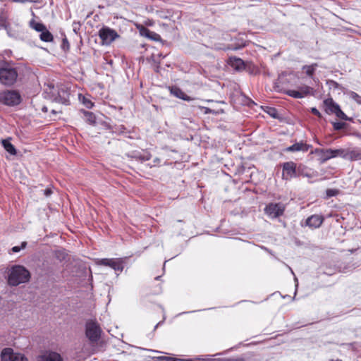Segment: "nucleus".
Segmentation results:
<instances>
[{"label":"nucleus","mask_w":361,"mask_h":361,"mask_svg":"<svg viewBox=\"0 0 361 361\" xmlns=\"http://www.w3.org/2000/svg\"><path fill=\"white\" fill-rule=\"evenodd\" d=\"M18 71L13 64L4 62L0 64V82L5 85H12L16 81Z\"/></svg>","instance_id":"obj_1"},{"label":"nucleus","mask_w":361,"mask_h":361,"mask_svg":"<svg viewBox=\"0 0 361 361\" xmlns=\"http://www.w3.org/2000/svg\"><path fill=\"white\" fill-rule=\"evenodd\" d=\"M30 274L28 270L20 265L13 266L8 275V283L11 286H18L20 283L29 281Z\"/></svg>","instance_id":"obj_2"},{"label":"nucleus","mask_w":361,"mask_h":361,"mask_svg":"<svg viewBox=\"0 0 361 361\" xmlns=\"http://www.w3.org/2000/svg\"><path fill=\"white\" fill-rule=\"evenodd\" d=\"M0 102L7 106H16L21 102V96L16 90L3 91L0 92Z\"/></svg>","instance_id":"obj_3"},{"label":"nucleus","mask_w":361,"mask_h":361,"mask_svg":"<svg viewBox=\"0 0 361 361\" xmlns=\"http://www.w3.org/2000/svg\"><path fill=\"white\" fill-rule=\"evenodd\" d=\"M98 35L104 45H109L119 37L116 30L106 26H104L99 30Z\"/></svg>","instance_id":"obj_4"},{"label":"nucleus","mask_w":361,"mask_h":361,"mask_svg":"<svg viewBox=\"0 0 361 361\" xmlns=\"http://www.w3.org/2000/svg\"><path fill=\"white\" fill-rule=\"evenodd\" d=\"M85 333L90 341L95 342L100 338L101 329L97 322L94 321H89L86 324Z\"/></svg>","instance_id":"obj_5"},{"label":"nucleus","mask_w":361,"mask_h":361,"mask_svg":"<svg viewBox=\"0 0 361 361\" xmlns=\"http://www.w3.org/2000/svg\"><path fill=\"white\" fill-rule=\"evenodd\" d=\"M315 152L320 156L321 163H324L327 160L338 157L343 156L344 150L342 149H317Z\"/></svg>","instance_id":"obj_6"},{"label":"nucleus","mask_w":361,"mask_h":361,"mask_svg":"<svg viewBox=\"0 0 361 361\" xmlns=\"http://www.w3.org/2000/svg\"><path fill=\"white\" fill-rule=\"evenodd\" d=\"M285 206L282 203H270L264 208V212L271 219H276L283 214Z\"/></svg>","instance_id":"obj_7"},{"label":"nucleus","mask_w":361,"mask_h":361,"mask_svg":"<svg viewBox=\"0 0 361 361\" xmlns=\"http://www.w3.org/2000/svg\"><path fill=\"white\" fill-rule=\"evenodd\" d=\"M2 361H28L27 358L23 354L14 353L13 349L4 348L1 354Z\"/></svg>","instance_id":"obj_8"},{"label":"nucleus","mask_w":361,"mask_h":361,"mask_svg":"<svg viewBox=\"0 0 361 361\" xmlns=\"http://www.w3.org/2000/svg\"><path fill=\"white\" fill-rule=\"evenodd\" d=\"M99 264L103 266L110 267L116 271H118L119 273L122 272L124 268L123 266V259L121 258L118 259H102L99 260Z\"/></svg>","instance_id":"obj_9"},{"label":"nucleus","mask_w":361,"mask_h":361,"mask_svg":"<svg viewBox=\"0 0 361 361\" xmlns=\"http://www.w3.org/2000/svg\"><path fill=\"white\" fill-rule=\"evenodd\" d=\"M296 176V164L293 161H288L283 164V177L284 179H290Z\"/></svg>","instance_id":"obj_10"},{"label":"nucleus","mask_w":361,"mask_h":361,"mask_svg":"<svg viewBox=\"0 0 361 361\" xmlns=\"http://www.w3.org/2000/svg\"><path fill=\"white\" fill-rule=\"evenodd\" d=\"M324 218L322 216L314 214L306 219L305 224L310 228H317L322 224Z\"/></svg>","instance_id":"obj_11"},{"label":"nucleus","mask_w":361,"mask_h":361,"mask_svg":"<svg viewBox=\"0 0 361 361\" xmlns=\"http://www.w3.org/2000/svg\"><path fill=\"white\" fill-rule=\"evenodd\" d=\"M312 146L310 145H307V143L304 142L303 141H300L299 142H295L291 146L288 147L286 149V152H306L309 150V149Z\"/></svg>","instance_id":"obj_12"},{"label":"nucleus","mask_w":361,"mask_h":361,"mask_svg":"<svg viewBox=\"0 0 361 361\" xmlns=\"http://www.w3.org/2000/svg\"><path fill=\"white\" fill-rule=\"evenodd\" d=\"M37 361H62V358L57 353L46 352L37 357Z\"/></svg>","instance_id":"obj_13"},{"label":"nucleus","mask_w":361,"mask_h":361,"mask_svg":"<svg viewBox=\"0 0 361 361\" xmlns=\"http://www.w3.org/2000/svg\"><path fill=\"white\" fill-rule=\"evenodd\" d=\"M324 104L326 107L327 114H336L337 109L340 108L339 105L336 104L331 98L326 99L324 101Z\"/></svg>","instance_id":"obj_14"},{"label":"nucleus","mask_w":361,"mask_h":361,"mask_svg":"<svg viewBox=\"0 0 361 361\" xmlns=\"http://www.w3.org/2000/svg\"><path fill=\"white\" fill-rule=\"evenodd\" d=\"M171 92L173 95L178 98L182 99L185 101L191 100L190 97L186 95L180 88L174 87L171 90Z\"/></svg>","instance_id":"obj_15"},{"label":"nucleus","mask_w":361,"mask_h":361,"mask_svg":"<svg viewBox=\"0 0 361 361\" xmlns=\"http://www.w3.org/2000/svg\"><path fill=\"white\" fill-rule=\"evenodd\" d=\"M2 145L4 148L11 155L16 154V149L13 144L10 142L9 140H1Z\"/></svg>","instance_id":"obj_16"},{"label":"nucleus","mask_w":361,"mask_h":361,"mask_svg":"<svg viewBox=\"0 0 361 361\" xmlns=\"http://www.w3.org/2000/svg\"><path fill=\"white\" fill-rule=\"evenodd\" d=\"M230 63L232 67L238 71L242 70L245 66L244 61L242 59L235 57L230 59Z\"/></svg>","instance_id":"obj_17"},{"label":"nucleus","mask_w":361,"mask_h":361,"mask_svg":"<svg viewBox=\"0 0 361 361\" xmlns=\"http://www.w3.org/2000/svg\"><path fill=\"white\" fill-rule=\"evenodd\" d=\"M39 38L42 41L46 42H52L54 39L53 35L49 31L47 30V28L41 32Z\"/></svg>","instance_id":"obj_18"},{"label":"nucleus","mask_w":361,"mask_h":361,"mask_svg":"<svg viewBox=\"0 0 361 361\" xmlns=\"http://www.w3.org/2000/svg\"><path fill=\"white\" fill-rule=\"evenodd\" d=\"M298 90L301 95H302V98L313 92V89L307 85L300 87Z\"/></svg>","instance_id":"obj_19"},{"label":"nucleus","mask_w":361,"mask_h":361,"mask_svg":"<svg viewBox=\"0 0 361 361\" xmlns=\"http://www.w3.org/2000/svg\"><path fill=\"white\" fill-rule=\"evenodd\" d=\"M85 119L90 124H94L96 121V117L94 114L92 112L84 111H83Z\"/></svg>","instance_id":"obj_20"},{"label":"nucleus","mask_w":361,"mask_h":361,"mask_svg":"<svg viewBox=\"0 0 361 361\" xmlns=\"http://www.w3.org/2000/svg\"><path fill=\"white\" fill-rule=\"evenodd\" d=\"M317 67V64L313 63L310 66H307V65L304 66L302 67V69L305 71V73L307 75L312 76L314 74Z\"/></svg>","instance_id":"obj_21"},{"label":"nucleus","mask_w":361,"mask_h":361,"mask_svg":"<svg viewBox=\"0 0 361 361\" xmlns=\"http://www.w3.org/2000/svg\"><path fill=\"white\" fill-rule=\"evenodd\" d=\"M30 26L37 32H42L46 29L44 25L40 23H37L33 20L30 21Z\"/></svg>","instance_id":"obj_22"},{"label":"nucleus","mask_w":361,"mask_h":361,"mask_svg":"<svg viewBox=\"0 0 361 361\" xmlns=\"http://www.w3.org/2000/svg\"><path fill=\"white\" fill-rule=\"evenodd\" d=\"M286 94L293 98L300 99L302 98V95L299 92V90H289L286 92Z\"/></svg>","instance_id":"obj_23"},{"label":"nucleus","mask_w":361,"mask_h":361,"mask_svg":"<svg viewBox=\"0 0 361 361\" xmlns=\"http://www.w3.org/2000/svg\"><path fill=\"white\" fill-rule=\"evenodd\" d=\"M332 125L335 130H340L345 128L348 126L347 123L344 122H332Z\"/></svg>","instance_id":"obj_24"},{"label":"nucleus","mask_w":361,"mask_h":361,"mask_svg":"<svg viewBox=\"0 0 361 361\" xmlns=\"http://www.w3.org/2000/svg\"><path fill=\"white\" fill-rule=\"evenodd\" d=\"M335 115L339 118L340 119H342V120H344V121H350L351 119L348 117L345 113L341 109V108H339L338 109H337Z\"/></svg>","instance_id":"obj_25"},{"label":"nucleus","mask_w":361,"mask_h":361,"mask_svg":"<svg viewBox=\"0 0 361 361\" xmlns=\"http://www.w3.org/2000/svg\"><path fill=\"white\" fill-rule=\"evenodd\" d=\"M135 158L137 159V160H139V161H147V160H149L150 158H151V155L148 153H145V154L143 155H137V156H135Z\"/></svg>","instance_id":"obj_26"},{"label":"nucleus","mask_w":361,"mask_h":361,"mask_svg":"<svg viewBox=\"0 0 361 361\" xmlns=\"http://www.w3.org/2000/svg\"><path fill=\"white\" fill-rule=\"evenodd\" d=\"M193 361H212V355L197 356L193 358Z\"/></svg>","instance_id":"obj_27"},{"label":"nucleus","mask_w":361,"mask_h":361,"mask_svg":"<svg viewBox=\"0 0 361 361\" xmlns=\"http://www.w3.org/2000/svg\"><path fill=\"white\" fill-rule=\"evenodd\" d=\"M350 97L353 99L355 100L358 104H361V96L358 95L356 92H350Z\"/></svg>","instance_id":"obj_28"},{"label":"nucleus","mask_w":361,"mask_h":361,"mask_svg":"<svg viewBox=\"0 0 361 361\" xmlns=\"http://www.w3.org/2000/svg\"><path fill=\"white\" fill-rule=\"evenodd\" d=\"M82 102L87 109H91L93 106V103L85 97H82Z\"/></svg>","instance_id":"obj_29"},{"label":"nucleus","mask_w":361,"mask_h":361,"mask_svg":"<svg viewBox=\"0 0 361 361\" xmlns=\"http://www.w3.org/2000/svg\"><path fill=\"white\" fill-rule=\"evenodd\" d=\"M241 359H233V358H214L212 357V361H242Z\"/></svg>","instance_id":"obj_30"},{"label":"nucleus","mask_w":361,"mask_h":361,"mask_svg":"<svg viewBox=\"0 0 361 361\" xmlns=\"http://www.w3.org/2000/svg\"><path fill=\"white\" fill-rule=\"evenodd\" d=\"M349 156L351 159H359L361 158L360 154L355 150L351 151L349 153Z\"/></svg>","instance_id":"obj_31"},{"label":"nucleus","mask_w":361,"mask_h":361,"mask_svg":"<svg viewBox=\"0 0 361 361\" xmlns=\"http://www.w3.org/2000/svg\"><path fill=\"white\" fill-rule=\"evenodd\" d=\"M27 245V243L26 242H23L22 244H21V247H19V246H14L13 248H12V251L13 252H19L22 248H25V246Z\"/></svg>","instance_id":"obj_32"},{"label":"nucleus","mask_w":361,"mask_h":361,"mask_svg":"<svg viewBox=\"0 0 361 361\" xmlns=\"http://www.w3.org/2000/svg\"><path fill=\"white\" fill-rule=\"evenodd\" d=\"M338 193V191L336 190H334V189H328L326 190V195L328 197H333V196H335Z\"/></svg>","instance_id":"obj_33"},{"label":"nucleus","mask_w":361,"mask_h":361,"mask_svg":"<svg viewBox=\"0 0 361 361\" xmlns=\"http://www.w3.org/2000/svg\"><path fill=\"white\" fill-rule=\"evenodd\" d=\"M328 83L329 84L330 87L331 88H340L341 87V85L336 81H334V80H329L328 82Z\"/></svg>","instance_id":"obj_34"},{"label":"nucleus","mask_w":361,"mask_h":361,"mask_svg":"<svg viewBox=\"0 0 361 361\" xmlns=\"http://www.w3.org/2000/svg\"><path fill=\"white\" fill-rule=\"evenodd\" d=\"M202 109H204V114H210V113L215 114H218V112H216L214 110H212L211 109L207 108V107H203Z\"/></svg>","instance_id":"obj_35"},{"label":"nucleus","mask_w":361,"mask_h":361,"mask_svg":"<svg viewBox=\"0 0 361 361\" xmlns=\"http://www.w3.org/2000/svg\"><path fill=\"white\" fill-rule=\"evenodd\" d=\"M161 361H173V357L167 356H161L159 357Z\"/></svg>","instance_id":"obj_36"},{"label":"nucleus","mask_w":361,"mask_h":361,"mask_svg":"<svg viewBox=\"0 0 361 361\" xmlns=\"http://www.w3.org/2000/svg\"><path fill=\"white\" fill-rule=\"evenodd\" d=\"M311 112L319 117L321 116L320 112L315 107L311 109Z\"/></svg>","instance_id":"obj_37"},{"label":"nucleus","mask_w":361,"mask_h":361,"mask_svg":"<svg viewBox=\"0 0 361 361\" xmlns=\"http://www.w3.org/2000/svg\"><path fill=\"white\" fill-rule=\"evenodd\" d=\"M272 117L276 118V110L275 109H271L268 112Z\"/></svg>","instance_id":"obj_38"},{"label":"nucleus","mask_w":361,"mask_h":361,"mask_svg":"<svg viewBox=\"0 0 361 361\" xmlns=\"http://www.w3.org/2000/svg\"><path fill=\"white\" fill-rule=\"evenodd\" d=\"M0 27H4L5 29L6 30V31H7L8 35L9 36H11V37L13 36V35L11 34V31H9V30H8V28L6 24V20H4V25H0Z\"/></svg>","instance_id":"obj_39"},{"label":"nucleus","mask_w":361,"mask_h":361,"mask_svg":"<svg viewBox=\"0 0 361 361\" xmlns=\"http://www.w3.org/2000/svg\"><path fill=\"white\" fill-rule=\"evenodd\" d=\"M51 193H52L51 190V189H49V188H47V189L44 190V194L47 197L49 196Z\"/></svg>","instance_id":"obj_40"},{"label":"nucleus","mask_w":361,"mask_h":361,"mask_svg":"<svg viewBox=\"0 0 361 361\" xmlns=\"http://www.w3.org/2000/svg\"><path fill=\"white\" fill-rule=\"evenodd\" d=\"M56 257L58 258H62L63 259L64 258V256H63V253L61 251H58L56 252Z\"/></svg>","instance_id":"obj_41"},{"label":"nucleus","mask_w":361,"mask_h":361,"mask_svg":"<svg viewBox=\"0 0 361 361\" xmlns=\"http://www.w3.org/2000/svg\"><path fill=\"white\" fill-rule=\"evenodd\" d=\"M5 18L3 16H0V25H4Z\"/></svg>","instance_id":"obj_42"},{"label":"nucleus","mask_w":361,"mask_h":361,"mask_svg":"<svg viewBox=\"0 0 361 361\" xmlns=\"http://www.w3.org/2000/svg\"><path fill=\"white\" fill-rule=\"evenodd\" d=\"M42 111H44V112H47L48 111V108L47 106H43L42 108Z\"/></svg>","instance_id":"obj_43"},{"label":"nucleus","mask_w":361,"mask_h":361,"mask_svg":"<svg viewBox=\"0 0 361 361\" xmlns=\"http://www.w3.org/2000/svg\"><path fill=\"white\" fill-rule=\"evenodd\" d=\"M76 25H78V23H73V30L75 32H76V30H77Z\"/></svg>","instance_id":"obj_44"},{"label":"nucleus","mask_w":361,"mask_h":361,"mask_svg":"<svg viewBox=\"0 0 361 361\" xmlns=\"http://www.w3.org/2000/svg\"><path fill=\"white\" fill-rule=\"evenodd\" d=\"M355 135L357 137H358V138L361 139V134H360V133H355Z\"/></svg>","instance_id":"obj_45"},{"label":"nucleus","mask_w":361,"mask_h":361,"mask_svg":"<svg viewBox=\"0 0 361 361\" xmlns=\"http://www.w3.org/2000/svg\"><path fill=\"white\" fill-rule=\"evenodd\" d=\"M63 45H65V44H68V42L67 39H66V38H65V39L63 40Z\"/></svg>","instance_id":"obj_46"},{"label":"nucleus","mask_w":361,"mask_h":361,"mask_svg":"<svg viewBox=\"0 0 361 361\" xmlns=\"http://www.w3.org/2000/svg\"><path fill=\"white\" fill-rule=\"evenodd\" d=\"M173 361H182V359L181 358L173 357Z\"/></svg>","instance_id":"obj_47"},{"label":"nucleus","mask_w":361,"mask_h":361,"mask_svg":"<svg viewBox=\"0 0 361 361\" xmlns=\"http://www.w3.org/2000/svg\"><path fill=\"white\" fill-rule=\"evenodd\" d=\"M182 361H193V358L182 359Z\"/></svg>","instance_id":"obj_48"},{"label":"nucleus","mask_w":361,"mask_h":361,"mask_svg":"<svg viewBox=\"0 0 361 361\" xmlns=\"http://www.w3.org/2000/svg\"><path fill=\"white\" fill-rule=\"evenodd\" d=\"M329 361H342V360L340 359H336V360L332 359V360H330Z\"/></svg>","instance_id":"obj_49"},{"label":"nucleus","mask_w":361,"mask_h":361,"mask_svg":"<svg viewBox=\"0 0 361 361\" xmlns=\"http://www.w3.org/2000/svg\"><path fill=\"white\" fill-rule=\"evenodd\" d=\"M51 113L54 114H56V111L55 110H52L51 111Z\"/></svg>","instance_id":"obj_50"},{"label":"nucleus","mask_w":361,"mask_h":361,"mask_svg":"<svg viewBox=\"0 0 361 361\" xmlns=\"http://www.w3.org/2000/svg\"><path fill=\"white\" fill-rule=\"evenodd\" d=\"M160 322L158 323L155 326H154V329H156L157 328V326L159 325Z\"/></svg>","instance_id":"obj_51"},{"label":"nucleus","mask_w":361,"mask_h":361,"mask_svg":"<svg viewBox=\"0 0 361 361\" xmlns=\"http://www.w3.org/2000/svg\"><path fill=\"white\" fill-rule=\"evenodd\" d=\"M18 1H20V2H25V0H18Z\"/></svg>","instance_id":"obj_52"}]
</instances>
